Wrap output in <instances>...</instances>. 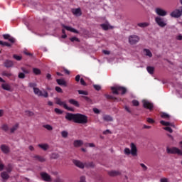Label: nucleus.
Listing matches in <instances>:
<instances>
[{"instance_id": "30", "label": "nucleus", "mask_w": 182, "mask_h": 182, "mask_svg": "<svg viewBox=\"0 0 182 182\" xmlns=\"http://www.w3.org/2000/svg\"><path fill=\"white\" fill-rule=\"evenodd\" d=\"M161 124H162L163 126H171V127H174V124L173 123H170L168 122H166V121H160Z\"/></svg>"}, {"instance_id": "48", "label": "nucleus", "mask_w": 182, "mask_h": 182, "mask_svg": "<svg viewBox=\"0 0 182 182\" xmlns=\"http://www.w3.org/2000/svg\"><path fill=\"white\" fill-rule=\"evenodd\" d=\"M164 129L166 130V132H168L169 133H173V129L169 127H164Z\"/></svg>"}, {"instance_id": "20", "label": "nucleus", "mask_w": 182, "mask_h": 182, "mask_svg": "<svg viewBox=\"0 0 182 182\" xmlns=\"http://www.w3.org/2000/svg\"><path fill=\"white\" fill-rule=\"evenodd\" d=\"M5 68H13L14 66V61L10 60H6L4 63Z\"/></svg>"}, {"instance_id": "45", "label": "nucleus", "mask_w": 182, "mask_h": 182, "mask_svg": "<svg viewBox=\"0 0 182 182\" xmlns=\"http://www.w3.org/2000/svg\"><path fill=\"white\" fill-rule=\"evenodd\" d=\"M54 110L55 113H57V114H62V113H63V111H62L59 108H55Z\"/></svg>"}, {"instance_id": "7", "label": "nucleus", "mask_w": 182, "mask_h": 182, "mask_svg": "<svg viewBox=\"0 0 182 182\" xmlns=\"http://www.w3.org/2000/svg\"><path fill=\"white\" fill-rule=\"evenodd\" d=\"M167 153L168 154H178V156H182V150L177 147L167 148Z\"/></svg>"}, {"instance_id": "50", "label": "nucleus", "mask_w": 182, "mask_h": 182, "mask_svg": "<svg viewBox=\"0 0 182 182\" xmlns=\"http://www.w3.org/2000/svg\"><path fill=\"white\" fill-rule=\"evenodd\" d=\"M93 87L95 89V90H100V89H102V87H100L99 85H94Z\"/></svg>"}, {"instance_id": "47", "label": "nucleus", "mask_w": 182, "mask_h": 182, "mask_svg": "<svg viewBox=\"0 0 182 182\" xmlns=\"http://www.w3.org/2000/svg\"><path fill=\"white\" fill-rule=\"evenodd\" d=\"M43 127H45V129H47V130H53V127H52V126L49 124L44 125Z\"/></svg>"}, {"instance_id": "24", "label": "nucleus", "mask_w": 182, "mask_h": 182, "mask_svg": "<svg viewBox=\"0 0 182 182\" xmlns=\"http://www.w3.org/2000/svg\"><path fill=\"white\" fill-rule=\"evenodd\" d=\"M1 87L4 90H7L8 92H11V85L8 83L1 84Z\"/></svg>"}, {"instance_id": "36", "label": "nucleus", "mask_w": 182, "mask_h": 182, "mask_svg": "<svg viewBox=\"0 0 182 182\" xmlns=\"http://www.w3.org/2000/svg\"><path fill=\"white\" fill-rule=\"evenodd\" d=\"M61 136L63 139H66L69 136V132L68 131H62Z\"/></svg>"}, {"instance_id": "40", "label": "nucleus", "mask_w": 182, "mask_h": 182, "mask_svg": "<svg viewBox=\"0 0 182 182\" xmlns=\"http://www.w3.org/2000/svg\"><path fill=\"white\" fill-rule=\"evenodd\" d=\"M29 87H32L33 90L36 88V86H38V84L36 82H29L28 83Z\"/></svg>"}, {"instance_id": "35", "label": "nucleus", "mask_w": 182, "mask_h": 182, "mask_svg": "<svg viewBox=\"0 0 182 182\" xmlns=\"http://www.w3.org/2000/svg\"><path fill=\"white\" fill-rule=\"evenodd\" d=\"M0 45H1V46H7L8 48H11L12 46V45H11V43L4 42L2 41H0Z\"/></svg>"}, {"instance_id": "33", "label": "nucleus", "mask_w": 182, "mask_h": 182, "mask_svg": "<svg viewBox=\"0 0 182 182\" xmlns=\"http://www.w3.org/2000/svg\"><path fill=\"white\" fill-rule=\"evenodd\" d=\"M34 159H36V160H38V161H41V163H43V161H46L45 158L41 156H35Z\"/></svg>"}, {"instance_id": "11", "label": "nucleus", "mask_w": 182, "mask_h": 182, "mask_svg": "<svg viewBox=\"0 0 182 182\" xmlns=\"http://www.w3.org/2000/svg\"><path fill=\"white\" fill-rule=\"evenodd\" d=\"M41 178L46 182H52V178L50 177V175H49L46 172H41L40 173Z\"/></svg>"}, {"instance_id": "34", "label": "nucleus", "mask_w": 182, "mask_h": 182, "mask_svg": "<svg viewBox=\"0 0 182 182\" xmlns=\"http://www.w3.org/2000/svg\"><path fill=\"white\" fill-rule=\"evenodd\" d=\"M146 70L150 73V75H153V73H154V67L149 66L146 68Z\"/></svg>"}, {"instance_id": "27", "label": "nucleus", "mask_w": 182, "mask_h": 182, "mask_svg": "<svg viewBox=\"0 0 182 182\" xmlns=\"http://www.w3.org/2000/svg\"><path fill=\"white\" fill-rule=\"evenodd\" d=\"M19 129V124L16 123L10 129V133H15L16 129Z\"/></svg>"}, {"instance_id": "59", "label": "nucleus", "mask_w": 182, "mask_h": 182, "mask_svg": "<svg viewBox=\"0 0 182 182\" xmlns=\"http://www.w3.org/2000/svg\"><path fill=\"white\" fill-rule=\"evenodd\" d=\"M83 99H85V100H86V102H92V100H90L89 98V97H86V96H82Z\"/></svg>"}, {"instance_id": "55", "label": "nucleus", "mask_w": 182, "mask_h": 182, "mask_svg": "<svg viewBox=\"0 0 182 182\" xmlns=\"http://www.w3.org/2000/svg\"><path fill=\"white\" fill-rule=\"evenodd\" d=\"M70 40L71 41V42H75V41L76 42H79V38H77L76 37H73V38H70Z\"/></svg>"}, {"instance_id": "29", "label": "nucleus", "mask_w": 182, "mask_h": 182, "mask_svg": "<svg viewBox=\"0 0 182 182\" xmlns=\"http://www.w3.org/2000/svg\"><path fill=\"white\" fill-rule=\"evenodd\" d=\"M1 149L3 153H5L6 154L9 152V147L6 145H1Z\"/></svg>"}, {"instance_id": "63", "label": "nucleus", "mask_w": 182, "mask_h": 182, "mask_svg": "<svg viewBox=\"0 0 182 182\" xmlns=\"http://www.w3.org/2000/svg\"><path fill=\"white\" fill-rule=\"evenodd\" d=\"M4 170V164H2V161L0 160V171Z\"/></svg>"}, {"instance_id": "1", "label": "nucleus", "mask_w": 182, "mask_h": 182, "mask_svg": "<svg viewBox=\"0 0 182 182\" xmlns=\"http://www.w3.org/2000/svg\"><path fill=\"white\" fill-rule=\"evenodd\" d=\"M65 119L70 121L73 120L75 123H79L80 124H85V123H87V117L79 113L73 114L68 112L65 115Z\"/></svg>"}, {"instance_id": "60", "label": "nucleus", "mask_w": 182, "mask_h": 182, "mask_svg": "<svg viewBox=\"0 0 182 182\" xmlns=\"http://www.w3.org/2000/svg\"><path fill=\"white\" fill-rule=\"evenodd\" d=\"M80 84L82 86H86V82H85V80H83V78H80Z\"/></svg>"}, {"instance_id": "46", "label": "nucleus", "mask_w": 182, "mask_h": 182, "mask_svg": "<svg viewBox=\"0 0 182 182\" xmlns=\"http://www.w3.org/2000/svg\"><path fill=\"white\" fill-rule=\"evenodd\" d=\"M18 77L19 79H25V73H19Z\"/></svg>"}, {"instance_id": "5", "label": "nucleus", "mask_w": 182, "mask_h": 182, "mask_svg": "<svg viewBox=\"0 0 182 182\" xmlns=\"http://www.w3.org/2000/svg\"><path fill=\"white\" fill-rule=\"evenodd\" d=\"M111 90L112 91V93L114 95H119V93H122V95H124V93H126V88L123 87H120L119 85L112 87Z\"/></svg>"}, {"instance_id": "21", "label": "nucleus", "mask_w": 182, "mask_h": 182, "mask_svg": "<svg viewBox=\"0 0 182 182\" xmlns=\"http://www.w3.org/2000/svg\"><path fill=\"white\" fill-rule=\"evenodd\" d=\"M74 147H81L83 146V141L82 140H75L73 142Z\"/></svg>"}, {"instance_id": "2", "label": "nucleus", "mask_w": 182, "mask_h": 182, "mask_svg": "<svg viewBox=\"0 0 182 182\" xmlns=\"http://www.w3.org/2000/svg\"><path fill=\"white\" fill-rule=\"evenodd\" d=\"M130 147H131V150L129 148L124 149V154H126L127 156L132 154L133 157L137 156V147L136 146V145L134 143H132L130 145Z\"/></svg>"}, {"instance_id": "4", "label": "nucleus", "mask_w": 182, "mask_h": 182, "mask_svg": "<svg viewBox=\"0 0 182 182\" xmlns=\"http://www.w3.org/2000/svg\"><path fill=\"white\" fill-rule=\"evenodd\" d=\"M73 164L75 166L78 167L79 168H85V167H92L93 166V163L90 162V163H82V161L79 160H74Z\"/></svg>"}, {"instance_id": "32", "label": "nucleus", "mask_w": 182, "mask_h": 182, "mask_svg": "<svg viewBox=\"0 0 182 182\" xmlns=\"http://www.w3.org/2000/svg\"><path fill=\"white\" fill-rule=\"evenodd\" d=\"M150 24L147 22H144V23H139L137 24V26H139V28H147Z\"/></svg>"}, {"instance_id": "41", "label": "nucleus", "mask_w": 182, "mask_h": 182, "mask_svg": "<svg viewBox=\"0 0 182 182\" xmlns=\"http://www.w3.org/2000/svg\"><path fill=\"white\" fill-rule=\"evenodd\" d=\"M78 93L79 95H83L84 96H87V95H89V92H87V91L85 90H78Z\"/></svg>"}, {"instance_id": "23", "label": "nucleus", "mask_w": 182, "mask_h": 182, "mask_svg": "<svg viewBox=\"0 0 182 182\" xmlns=\"http://www.w3.org/2000/svg\"><path fill=\"white\" fill-rule=\"evenodd\" d=\"M38 147H40V149H42V150H44V151H46V150L49 149V144H38Z\"/></svg>"}, {"instance_id": "57", "label": "nucleus", "mask_w": 182, "mask_h": 182, "mask_svg": "<svg viewBox=\"0 0 182 182\" xmlns=\"http://www.w3.org/2000/svg\"><path fill=\"white\" fill-rule=\"evenodd\" d=\"M86 146L87 147H96V146L93 143H88L86 144Z\"/></svg>"}, {"instance_id": "28", "label": "nucleus", "mask_w": 182, "mask_h": 182, "mask_svg": "<svg viewBox=\"0 0 182 182\" xmlns=\"http://www.w3.org/2000/svg\"><path fill=\"white\" fill-rule=\"evenodd\" d=\"M56 82L60 86H66V81L63 79H57Z\"/></svg>"}, {"instance_id": "52", "label": "nucleus", "mask_w": 182, "mask_h": 182, "mask_svg": "<svg viewBox=\"0 0 182 182\" xmlns=\"http://www.w3.org/2000/svg\"><path fill=\"white\" fill-rule=\"evenodd\" d=\"M141 167L142 168L144 171H146L147 166L144 165V164H140Z\"/></svg>"}, {"instance_id": "56", "label": "nucleus", "mask_w": 182, "mask_h": 182, "mask_svg": "<svg viewBox=\"0 0 182 182\" xmlns=\"http://www.w3.org/2000/svg\"><path fill=\"white\" fill-rule=\"evenodd\" d=\"M54 182H64L63 181V179L59 178V177H57L55 180H54Z\"/></svg>"}, {"instance_id": "9", "label": "nucleus", "mask_w": 182, "mask_h": 182, "mask_svg": "<svg viewBox=\"0 0 182 182\" xmlns=\"http://www.w3.org/2000/svg\"><path fill=\"white\" fill-rule=\"evenodd\" d=\"M139 41H140V37H139V36L132 35L129 37V42L130 45H136Z\"/></svg>"}, {"instance_id": "58", "label": "nucleus", "mask_w": 182, "mask_h": 182, "mask_svg": "<svg viewBox=\"0 0 182 182\" xmlns=\"http://www.w3.org/2000/svg\"><path fill=\"white\" fill-rule=\"evenodd\" d=\"M177 41H182V35L181 34H178L176 37Z\"/></svg>"}, {"instance_id": "10", "label": "nucleus", "mask_w": 182, "mask_h": 182, "mask_svg": "<svg viewBox=\"0 0 182 182\" xmlns=\"http://www.w3.org/2000/svg\"><path fill=\"white\" fill-rule=\"evenodd\" d=\"M170 15L172 18H180L182 15V6L172 11Z\"/></svg>"}, {"instance_id": "64", "label": "nucleus", "mask_w": 182, "mask_h": 182, "mask_svg": "<svg viewBox=\"0 0 182 182\" xmlns=\"http://www.w3.org/2000/svg\"><path fill=\"white\" fill-rule=\"evenodd\" d=\"M146 121L148 122V123H154V120L151 118H147Z\"/></svg>"}, {"instance_id": "3", "label": "nucleus", "mask_w": 182, "mask_h": 182, "mask_svg": "<svg viewBox=\"0 0 182 182\" xmlns=\"http://www.w3.org/2000/svg\"><path fill=\"white\" fill-rule=\"evenodd\" d=\"M55 103L59 106H63L64 109H65L66 110H69V112H75V109L68 106V105L66 104V101H62L60 98H55Z\"/></svg>"}, {"instance_id": "18", "label": "nucleus", "mask_w": 182, "mask_h": 182, "mask_svg": "<svg viewBox=\"0 0 182 182\" xmlns=\"http://www.w3.org/2000/svg\"><path fill=\"white\" fill-rule=\"evenodd\" d=\"M2 76H6V77L11 78L12 80H15V77L14 76V74L11 73H8L6 71L2 72Z\"/></svg>"}, {"instance_id": "31", "label": "nucleus", "mask_w": 182, "mask_h": 182, "mask_svg": "<svg viewBox=\"0 0 182 182\" xmlns=\"http://www.w3.org/2000/svg\"><path fill=\"white\" fill-rule=\"evenodd\" d=\"M102 119L105 122H113V118L110 115H104Z\"/></svg>"}, {"instance_id": "39", "label": "nucleus", "mask_w": 182, "mask_h": 182, "mask_svg": "<svg viewBox=\"0 0 182 182\" xmlns=\"http://www.w3.org/2000/svg\"><path fill=\"white\" fill-rule=\"evenodd\" d=\"M1 129L2 130H4V132H8L9 130V126H8V124H4L1 126Z\"/></svg>"}, {"instance_id": "54", "label": "nucleus", "mask_w": 182, "mask_h": 182, "mask_svg": "<svg viewBox=\"0 0 182 182\" xmlns=\"http://www.w3.org/2000/svg\"><path fill=\"white\" fill-rule=\"evenodd\" d=\"M55 90L56 92H58V93H62L63 91L62 90V88H60V87H55Z\"/></svg>"}, {"instance_id": "26", "label": "nucleus", "mask_w": 182, "mask_h": 182, "mask_svg": "<svg viewBox=\"0 0 182 182\" xmlns=\"http://www.w3.org/2000/svg\"><path fill=\"white\" fill-rule=\"evenodd\" d=\"M144 54L145 56H148L149 58H151L153 56V54L151 53V51L147 48H144Z\"/></svg>"}, {"instance_id": "61", "label": "nucleus", "mask_w": 182, "mask_h": 182, "mask_svg": "<svg viewBox=\"0 0 182 182\" xmlns=\"http://www.w3.org/2000/svg\"><path fill=\"white\" fill-rule=\"evenodd\" d=\"M103 134H112V132H110L109 129H107L103 132Z\"/></svg>"}, {"instance_id": "37", "label": "nucleus", "mask_w": 182, "mask_h": 182, "mask_svg": "<svg viewBox=\"0 0 182 182\" xmlns=\"http://www.w3.org/2000/svg\"><path fill=\"white\" fill-rule=\"evenodd\" d=\"M161 117H162V119H170V115L167 113L162 112L161 113Z\"/></svg>"}, {"instance_id": "49", "label": "nucleus", "mask_w": 182, "mask_h": 182, "mask_svg": "<svg viewBox=\"0 0 182 182\" xmlns=\"http://www.w3.org/2000/svg\"><path fill=\"white\" fill-rule=\"evenodd\" d=\"M21 70H22L23 73L29 74V70H26V68L21 67Z\"/></svg>"}, {"instance_id": "38", "label": "nucleus", "mask_w": 182, "mask_h": 182, "mask_svg": "<svg viewBox=\"0 0 182 182\" xmlns=\"http://www.w3.org/2000/svg\"><path fill=\"white\" fill-rule=\"evenodd\" d=\"M33 73H34V75H41V73H42V72L41 71V70H39L38 68H33Z\"/></svg>"}, {"instance_id": "53", "label": "nucleus", "mask_w": 182, "mask_h": 182, "mask_svg": "<svg viewBox=\"0 0 182 182\" xmlns=\"http://www.w3.org/2000/svg\"><path fill=\"white\" fill-rule=\"evenodd\" d=\"M132 105H133V106H139V101L134 100L132 101Z\"/></svg>"}, {"instance_id": "16", "label": "nucleus", "mask_w": 182, "mask_h": 182, "mask_svg": "<svg viewBox=\"0 0 182 182\" xmlns=\"http://www.w3.org/2000/svg\"><path fill=\"white\" fill-rule=\"evenodd\" d=\"M63 28H65L66 31H69L70 32H73V33H79V31L77 30L68 26H65V24H62Z\"/></svg>"}, {"instance_id": "22", "label": "nucleus", "mask_w": 182, "mask_h": 182, "mask_svg": "<svg viewBox=\"0 0 182 182\" xmlns=\"http://www.w3.org/2000/svg\"><path fill=\"white\" fill-rule=\"evenodd\" d=\"M72 12L73 15H75V16H80V15H82V11H80V9H74L72 10Z\"/></svg>"}, {"instance_id": "19", "label": "nucleus", "mask_w": 182, "mask_h": 182, "mask_svg": "<svg viewBox=\"0 0 182 182\" xmlns=\"http://www.w3.org/2000/svg\"><path fill=\"white\" fill-rule=\"evenodd\" d=\"M108 174L111 177H116V176H120V174H122V173L119 171H108Z\"/></svg>"}, {"instance_id": "25", "label": "nucleus", "mask_w": 182, "mask_h": 182, "mask_svg": "<svg viewBox=\"0 0 182 182\" xmlns=\"http://www.w3.org/2000/svg\"><path fill=\"white\" fill-rule=\"evenodd\" d=\"M101 28L104 29V31H107L108 29H112V26L109 24V23H102L100 25Z\"/></svg>"}, {"instance_id": "17", "label": "nucleus", "mask_w": 182, "mask_h": 182, "mask_svg": "<svg viewBox=\"0 0 182 182\" xmlns=\"http://www.w3.org/2000/svg\"><path fill=\"white\" fill-rule=\"evenodd\" d=\"M70 105H73V106H75V107H80V104L79 102L76 101L75 99H70L68 100Z\"/></svg>"}, {"instance_id": "12", "label": "nucleus", "mask_w": 182, "mask_h": 182, "mask_svg": "<svg viewBox=\"0 0 182 182\" xmlns=\"http://www.w3.org/2000/svg\"><path fill=\"white\" fill-rule=\"evenodd\" d=\"M143 106L145 107V109H149V110L153 109V103L150 102V101L146 100H142Z\"/></svg>"}, {"instance_id": "13", "label": "nucleus", "mask_w": 182, "mask_h": 182, "mask_svg": "<svg viewBox=\"0 0 182 182\" xmlns=\"http://www.w3.org/2000/svg\"><path fill=\"white\" fill-rule=\"evenodd\" d=\"M155 13L159 16H166L167 15V11L161 8H156Z\"/></svg>"}, {"instance_id": "8", "label": "nucleus", "mask_w": 182, "mask_h": 182, "mask_svg": "<svg viewBox=\"0 0 182 182\" xmlns=\"http://www.w3.org/2000/svg\"><path fill=\"white\" fill-rule=\"evenodd\" d=\"M33 92L37 96H42L43 97H48L49 96V94H48V92L46 90L41 91L39 88L36 87L33 89Z\"/></svg>"}, {"instance_id": "42", "label": "nucleus", "mask_w": 182, "mask_h": 182, "mask_svg": "<svg viewBox=\"0 0 182 182\" xmlns=\"http://www.w3.org/2000/svg\"><path fill=\"white\" fill-rule=\"evenodd\" d=\"M14 59H16V60H22V56L18 55L16 54H14L13 55Z\"/></svg>"}, {"instance_id": "44", "label": "nucleus", "mask_w": 182, "mask_h": 182, "mask_svg": "<svg viewBox=\"0 0 182 182\" xmlns=\"http://www.w3.org/2000/svg\"><path fill=\"white\" fill-rule=\"evenodd\" d=\"M51 159H59V154L56 153L52 154Z\"/></svg>"}, {"instance_id": "15", "label": "nucleus", "mask_w": 182, "mask_h": 182, "mask_svg": "<svg viewBox=\"0 0 182 182\" xmlns=\"http://www.w3.org/2000/svg\"><path fill=\"white\" fill-rule=\"evenodd\" d=\"M3 38L7 39L11 43H15V38L11 36L9 34H4Z\"/></svg>"}, {"instance_id": "43", "label": "nucleus", "mask_w": 182, "mask_h": 182, "mask_svg": "<svg viewBox=\"0 0 182 182\" xmlns=\"http://www.w3.org/2000/svg\"><path fill=\"white\" fill-rule=\"evenodd\" d=\"M105 97H107V99H112V100H117V98L107 94H105Z\"/></svg>"}, {"instance_id": "6", "label": "nucleus", "mask_w": 182, "mask_h": 182, "mask_svg": "<svg viewBox=\"0 0 182 182\" xmlns=\"http://www.w3.org/2000/svg\"><path fill=\"white\" fill-rule=\"evenodd\" d=\"M155 22L161 28H164V26H167V19L162 18L161 16H156L155 18Z\"/></svg>"}, {"instance_id": "62", "label": "nucleus", "mask_w": 182, "mask_h": 182, "mask_svg": "<svg viewBox=\"0 0 182 182\" xmlns=\"http://www.w3.org/2000/svg\"><path fill=\"white\" fill-rule=\"evenodd\" d=\"M27 116H33V112H31V111H26V112Z\"/></svg>"}, {"instance_id": "51", "label": "nucleus", "mask_w": 182, "mask_h": 182, "mask_svg": "<svg viewBox=\"0 0 182 182\" xmlns=\"http://www.w3.org/2000/svg\"><path fill=\"white\" fill-rule=\"evenodd\" d=\"M80 182H86V177L85 176H80Z\"/></svg>"}, {"instance_id": "14", "label": "nucleus", "mask_w": 182, "mask_h": 182, "mask_svg": "<svg viewBox=\"0 0 182 182\" xmlns=\"http://www.w3.org/2000/svg\"><path fill=\"white\" fill-rule=\"evenodd\" d=\"M1 177L2 182H6L9 179V174L6 171H3L1 173Z\"/></svg>"}]
</instances>
